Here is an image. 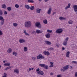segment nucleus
<instances>
[{
  "instance_id": "nucleus-29",
  "label": "nucleus",
  "mask_w": 77,
  "mask_h": 77,
  "mask_svg": "<svg viewBox=\"0 0 77 77\" xmlns=\"http://www.w3.org/2000/svg\"><path fill=\"white\" fill-rule=\"evenodd\" d=\"M5 21V20L3 19L2 20H1V25H3V24H4V21Z\"/></svg>"
},
{
  "instance_id": "nucleus-3",
  "label": "nucleus",
  "mask_w": 77,
  "mask_h": 77,
  "mask_svg": "<svg viewBox=\"0 0 77 77\" xmlns=\"http://www.w3.org/2000/svg\"><path fill=\"white\" fill-rule=\"evenodd\" d=\"M35 26L41 29V25L40 24V22H36L35 23Z\"/></svg>"
},
{
  "instance_id": "nucleus-27",
  "label": "nucleus",
  "mask_w": 77,
  "mask_h": 77,
  "mask_svg": "<svg viewBox=\"0 0 77 77\" xmlns=\"http://www.w3.org/2000/svg\"><path fill=\"white\" fill-rule=\"evenodd\" d=\"M73 23L72 20H70L68 21V23L69 24H72Z\"/></svg>"
},
{
  "instance_id": "nucleus-34",
  "label": "nucleus",
  "mask_w": 77,
  "mask_h": 77,
  "mask_svg": "<svg viewBox=\"0 0 77 77\" xmlns=\"http://www.w3.org/2000/svg\"><path fill=\"white\" fill-rule=\"evenodd\" d=\"M7 9L8 11H10L12 10V8H11V7H8L7 8Z\"/></svg>"
},
{
  "instance_id": "nucleus-55",
  "label": "nucleus",
  "mask_w": 77,
  "mask_h": 77,
  "mask_svg": "<svg viewBox=\"0 0 77 77\" xmlns=\"http://www.w3.org/2000/svg\"><path fill=\"white\" fill-rule=\"evenodd\" d=\"M48 0H44L45 2H48Z\"/></svg>"
},
{
  "instance_id": "nucleus-57",
  "label": "nucleus",
  "mask_w": 77,
  "mask_h": 77,
  "mask_svg": "<svg viewBox=\"0 0 77 77\" xmlns=\"http://www.w3.org/2000/svg\"><path fill=\"white\" fill-rule=\"evenodd\" d=\"M56 14V12H54L53 13L52 15H54V14Z\"/></svg>"
},
{
  "instance_id": "nucleus-54",
  "label": "nucleus",
  "mask_w": 77,
  "mask_h": 77,
  "mask_svg": "<svg viewBox=\"0 0 77 77\" xmlns=\"http://www.w3.org/2000/svg\"><path fill=\"white\" fill-rule=\"evenodd\" d=\"M9 68V67H7L5 69V70H7V69H8Z\"/></svg>"
},
{
  "instance_id": "nucleus-2",
  "label": "nucleus",
  "mask_w": 77,
  "mask_h": 77,
  "mask_svg": "<svg viewBox=\"0 0 77 77\" xmlns=\"http://www.w3.org/2000/svg\"><path fill=\"white\" fill-rule=\"evenodd\" d=\"M69 65H66V66L63 67V69H61V70L62 71H65V70L68 69L69 68Z\"/></svg>"
},
{
  "instance_id": "nucleus-53",
  "label": "nucleus",
  "mask_w": 77,
  "mask_h": 77,
  "mask_svg": "<svg viewBox=\"0 0 77 77\" xmlns=\"http://www.w3.org/2000/svg\"><path fill=\"white\" fill-rule=\"evenodd\" d=\"M40 69L39 68H38L36 69V71H37V72L39 71Z\"/></svg>"
},
{
  "instance_id": "nucleus-7",
  "label": "nucleus",
  "mask_w": 77,
  "mask_h": 77,
  "mask_svg": "<svg viewBox=\"0 0 77 77\" xmlns=\"http://www.w3.org/2000/svg\"><path fill=\"white\" fill-rule=\"evenodd\" d=\"M73 8L75 12H77V5H74L73 6Z\"/></svg>"
},
{
  "instance_id": "nucleus-35",
  "label": "nucleus",
  "mask_w": 77,
  "mask_h": 77,
  "mask_svg": "<svg viewBox=\"0 0 77 77\" xmlns=\"http://www.w3.org/2000/svg\"><path fill=\"white\" fill-rule=\"evenodd\" d=\"M2 8H3L4 9H6V5L5 4L2 5Z\"/></svg>"
},
{
  "instance_id": "nucleus-43",
  "label": "nucleus",
  "mask_w": 77,
  "mask_h": 77,
  "mask_svg": "<svg viewBox=\"0 0 77 77\" xmlns=\"http://www.w3.org/2000/svg\"><path fill=\"white\" fill-rule=\"evenodd\" d=\"M15 7L16 8H19V5L17 4H16L15 5Z\"/></svg>"
},
{
  "instance_id": "nucleus-14",
  "label": "nucleus",
  "mask_w": 77,
  "mask_h": 77,
  "mask_svg": "<svg viewBox=\"0 0 77 77\" xmlns=\"http://www.w3.org/2000/svg\"><path fill=\"white\" fill-rule=\"evenodd\" d=\"M41 9L38 8L36 10V12L39 14V13H40L41 12Z\"/></svg>"
},
{
  "instance_id": "nucleus-44",
  "label": "nucleus",
  "mask_w": 77,
  "mask_h": 77,
  "mask_svg": "<svg viewBox=\"0 0 77 77\" xmlns=\"http://www.w3.org/2000/svg\"><path fill=\"white\" fill-rule=\"evenodd\" d=\"M4 20V19H3V17L2 16H0V20Z\"/></svg>"
},
{
  "instance_id": "nucleus-31",
  "label": "nucleus",
  "mask_w": 77,
  "mask_h": 77,
  "mask_svg": "<svg viewBox=\"0 0 77 77\" xmlns=\"http://www.w3.org/2000/svg\"><path fill=\"white\" fill-rule=\"evenodd\" d=\"M28 3H34V1L33 0H28Z\"/></svg>"
},
{
  "instance_id": "nucleus-28",
  "label": "nucleus",
  "mask_w": 77,
  "mask_h": 77,
  "mask_svg": "<svg viewBox=\"0 0 77 77\" xmlns=\"http://www.w3.org/2000/svg\"><path fill=\"white\" fill-rule=\"evenodd\" d=\"M8 14V12L5 10H4V15H6Z\"/></svg>"
},
{
  "instance_id": "nucleus-13",
  "label": "nucleus",
  "mask_w": 77,
  "mask_h": 77,
  "mask_svg": "<svg viewBox=\"0 0 77 77\" xmlns=\"http://www.w3.org/2000/svg\"><path fill=\"white\" fill-rule=\"evenodd\" d=\"M70 6H71V4L70 3L68 4V6H67L66 8H65V9L66 10H67V9H69V8H70Z\"/></svg>"
},
{
  "instance_id": "nucleus-40",
  "label": "nucleus",
  "mask_w": 77,
  "mask_h": 77,
  "mask_svg": "<svg viewBox=\"0 0 77 77\" xmlns=\"http://www.w3.org/2000/svg\"><path fill=\"white\" fill-rule=\"evenodd\" d=\"M2 77H7V74L6 73H4L3 76Z\"/></svg>"
},
{
  "instance_id": "nucleus-19",
  "label": "nucleus",
  "mask_w": 77,
  "mask_h": 77,
  "mask_svg": "<svg viewBox=\"0 0 77 77\" xmlns=\"http://www.w3.org/2000/svg\"><path fill=\"white\" fill-rule=\"evenodd\" d=\"M69 54H70V52L69 51H68L67 52L66 55V57H69Z\"/></svg>"
},
{
  "instance_id": "nucleus-30",
  "label": "nucleus",
  "mask_w": 77,
  "mask_h": 77,
  "mask_svg": "<svg viewBox=\"0 0 77 77\" xmlns=\"http://www.w3.org/2000/svg\"><path fill=\"white\" fill-rule=\"evenodd\" d=\"M63 45L65 46H66V45H67V42L64 41L63 42Z\"/></svg>"
},
{
  "instance_id": "nucleus-62",
  "label": "nucleus",
  "mask_w": 77,
  "mask_h": 77,
  "mask_svg": "<svg viewBox=\"0 0 77 77\" xmlns=\"http://www.w3.org/2000/svg\"><path fill=\"white\" fill-rule=\"evenodd\" d=\"M40 2H41V1H42V0H38Z\"/></svg>"
},
{
  "instance_id": "nucleus-4",
  "label": "nucleus",
  "mask_w": 77,
  "mask_h": 77,
  "mask_svg": "<svg viewBox=\"0 0 77 77\" xmlns=\"http://www.w3.org/2000/svg\"><path fill=\"white\" fill-rule=\"evenodd\" d=\"M63 32V29H58L56 30V32L57 33H61Z\"/></svg>"
},
{
  "instance_id": "nucleus-38",
  "label": "nucleus",
  "mask_w": 77,
  "mask_h": 77,
  "mask_svg": "<svg viewBox=\"0 0 77 77\" xmlns=\"http://www.w3.org/2000/svg\"><path fill=\"white\" fill-rule=\"evenodd\" d=\"M13 26L14 27H17L18 26V24L16 23H14Z\"/></svg>"
},
{
  "instance_id": "nucleus-23",
  "label": "nucleus",
  "mask_w": 77,
  "mask_h": 77,
  "mask_svg": "<svg viewBox=\"0 0 77 77\" xmlns=\"http://www.w3.org/2000/svg\"><path fill=\"white\" fill-rule=\"evenodd\" d=\"M4 65L5 66H10L11 64H10V63H5V64H4Z\"/></svg>"
},
{
  "instance_id": "nucleus-37",
  "label": "nucleus",
  "mask_w": 77,
  "mask_h": 77,
  "mask_svg": "<svg viewBox=\"0 0 77 77\" xmlns=\"http://www.w3.org/2000/svg\"><path fill=\"white\" fill-rule=\"evenodd\" d=\"M13 54L14 56H17V53L14 51L13 53Z\"/></svg>"
},
{
  "instance_id": "nucleus-39",
  "label": "nucleus",
  "mask_w": 77,
  "mask_h": 77,
  "mask_svg": "<svg viewBox=\"0 0 77 77\" xmlns=\"http://www.w3.org/2000/svg\"><path fill=\"white\" fill-rule=\"evenodd\" d=\"M44 68L46 69H48V66H47V65H45V66H44Z\"/></svg>"
},
{
  "instance_id": "nucleus-41",
  "label": "nucleus",
  "mask_w": 77,
  "mask_h": 77,
  "mask_svg": "<svg viewBox=\"0 0 77 77\" xmlns=\"http://www.w3.org/2000/svg\"><path fill=\"white\" fill-rule=\"evenodd\" d=\"M72 63H74L75 64H77V62L76 61H72Z\"/></svg>"
},
{
  "instance_id": "nucleus-21",
  "label": "nucleus",
  "mask_w": 77,
  "mask_h": 77,
  "mask_svg": "<svg viewBox=\"0 0 77 77\" xmlns=\"http://www.w3.org/2000/svg\"><path fill=\"white\" fill-rule=\"evenodd\" d=\"M45 37L46 38H50V33H48L45 35Z\"/></svg>"
},
{
  "instance_id": "nucleus-51",
  "label": "nucleus",
  "mask_w": 77,
  "mask_h": 77,
  "mask_svg": "<svg viewBox=\"0 0 77 77\" xmlns=\"http://www.w3.org/2000/svg\"><path fill=\"white\" fill-rule=\"evenodd\" d=\"M56 46H57L58 47H59V44H57V43L56 44Z\"/></svg>"
},
{
  "instance_id": "nucleus-36",
  "label": "nucleus",
  "mask_w": 77,
  "mask_h": 77,
  "mask_svg": "<svg viewBox=\"0 0 77 77\" xmlns=\"http://www.w3.org/2000/svg\"><path fill=\"white\" fill-rule=\"evenodd\" d=\"M3 15V11L0 9V16Z\"/></svg>"
},
{
  "instance_id": "nucleus-17",
  "label": "nucleus",
  "mask_w": 77,
  "mask_h": 77,
  "mask_svg": "<svg viewBox=\"0 0 77 77\" xmlns=\"http://www.w3.org/2000/svg\"><path fill=\"white\" fill-rule=\"evenodd\" d=\"M12 49L9 48L7 50V52L8 53H11L12 52Z\"/></svg>"
},
{
  "instance_id": "nucleus-48",
  "label": "nucleus",
  "mask_w": 77,
  "mask_h": 77,
  "mask_svg": "<svg viewBox=\"0 0 77 77\" xmlns=\"http://www.w3.org/2000/svg\"><path fill=\"white\" fill-rule=\"evenodd\" d=\"M50 75H54V73L52 72H51L50 73Z\"/></svg>"
},
{
  "instance_id": "nucleus-63",
  "label": "nucleus",
  "mask_w": 77,
  "mask_h": 77,
  "mask_svg": "<svg viewBox=\"0 0 77 77\" xmlns=\"http://www.w3.org/2000/svg\"><path fill=\"white\" fill-rule=\"evenodd\" d=\"M1 67H2V66H1V65H0V68H1Z\"/></svg>"
},
{
  "instance_id": "nucleus-10",
  "label": "nucleus",
  "mask_w": 77,
  "mask_h": 77,
  "mask_svg": "<svg viewBox=\"0 0 77 77\" xmlns=\"http://www.w3.org/2000/svg\"><path fill=\"white\" fill-rule=\"evenodd\" d=\"M45 43L47 45H51V42L47 41H45Z\"/></svg>"
},
{
  "instance_id": "nucleus-6",
  "label": "nucleus",
  "mask_w": 77,
  "mask_h": 77,
  "mask_svg": "<svg viewBox=\"0 0 77 77\" xmlns=\"http://www.w3.org/2000/svg\"><path fill=\"white\" fill-rule=\"evenodd\" d=\"M52 10L51 8H50L47 11L48 14V15H51V12Z\"/></svg>"
},
{
  "instance_id": "nucleus-50",
  "label": "nucleus",
  "mask_w": 77,
  "mask_h": 77,
  "mask_svg": "<svg viewBox=\"0 0 77 77\" xmlns=\"http://www.w3.org/2000/svg\"><path fill=\"white\" fill-rule=\"evenodd\" d=\"M32 60H36V57H32Z\"/></svg>"
},
{
  "instance_id": "nucleus-16",
  "label": "nucleus",
  "mask_w": 77,
  "mask_h": 77,
  "mask_svg": "<svg viewBox=\"0 0 77 77\" xmlns=\"http://www.w3.org/2000/svg\"><path fill=\"white\" fill-rule=\"evenodd\" d=\"M59 20H66V18L64 17H60L59 18Z\"/></svg>"
},
{
  "instance_id": "nucleus-1",
  "label": "nucleus",
  "mask_w": 77,
  "mask_h": 77,
  "mask_svg": "<svg viewBox=\"0 0 77 77\" xmlns=\"http://www.w3.org/2000/svg\"><path fill=\"white\" fill-rule=\"evenodd\" d=\"M24 25L26 27L29 28L30 27L32 26V22L30 21H26L24 23Z\"/></svg>"
},
{
  "instance_id": "nucleus-52",
  "label": "nucleus",
  "mask_w": 77,
  "mask_h": 77,
  "mask_svg": "<svg viewBox=\"0 0 77 77\" xmlns=\"http://www.w3.org/2000/svg\"><path fill=\"white\" fill-rule=\"evenodd\" d=\"M75 77H77V72H75Z\"/></svg>"
},
{
  "instance_id": "nucleus-32",
  "label": "nucleus",
  "mask_w": 77,
  "mask_h": 77,
  "mask_svg": "<svg viewBox=\"0 0 77 77\" xmlns=\"http://www.w3.org/2000/svg\"><path fill=\"white\" fill-rule=\"evenodd\" d=\"M45 64H39V66H41V67H44L45 66Z\"/></svg>"
},
{
  "instance_id": "nucleus-11",
  "label": "nucleus",
  "mask_w": 77,
  "mask_h": 77,
  "mask_svg": "<svg viewBox=\"0 0 77 77\" xmlns=\"http://www.w3.org/2000/svg\"><path fill=\"white\" fill-rule=\"evenodd\" d=\"M14 72L17 74H19V70L17 69H15L14 70Z\"/></svg>"
},
{
  "instance_id": "nucleus-20",
  "label": "nucleus",
  "mask_w": 77,
  "mask_h": 77,
  "mask_svg": "<svg viewBox=\"0 0 77 77\" xmlns=\"http://www.w3.org/2000/svg\"><path fill=\"white\" fill-rule=\"evenodd\" d=\"M54 50V48L52 47H50L47 49L48 51H51Z\"/></svg>"
},
{
  "instance_id": "nucleus-33",
  "label": "nucleus",
  "mask_w": 77,
  "mask_h": 77,
  "mask_svg": "<svg viewBox=\"0 0 77 77\" xmlns=\"http://www.w3.org/2000/svg\"><path fill=\"white\" fill-rule=\"evenodd\" d=\"M23 50L25 52L27 51V47H24L23 49Z\"/></svg>"
},
{
  "instance_id": "nucleus-60",
  "label": "nucleus",
  "mask_w": 77,
  "mask_h": 77,
  "mask_svg": "<svg viewBox=\"0 0 77 77\" xmlns=\"http://www.w3.org/2000/svg\"><path fill=\"white\" fill-rule=\"evenodd\" d=\"M3 62L4 63H5V62H6V61H5V60H4V61H3Z\"/></svg>"
},
{
  "instance_id": "nucleus-49",
  "label": "nucleus",
  "mask_w": 77,
  "mask_h": 77,
  "mask_svg": "<svg viewBox=\"0 0 77 77\" xmlns=\"http://www.w3.org/2000/svg\"><path fill=\"white\" fill-rule=\"evenodd\" d=\"M57 77H62V75H57Z\"/></svg>"
},
{
  "instance_id": "nucleus-26",
  "label": "nucleus",
  "mask_w": 77,
  "mask_h": 77,
  "mask_svg": "<svg viewBox=\"0 0 77 77\" xmlns=\"http://www.w3.org/2000/svg\"><path fill=\"white\" fill-rule=\"evenodd\" d=\"M43 23L45 24H47L48 23L47 20H44L43 21Z\"/></svg>"
},
{
  "instance_id": "nucleus-45",
  "label": "nucleus",
  "mask_w": 77,
  "mask_h": 77,
  "mask_svg": "<svg viewBox=\"0 0 77 77\" xmlns=\"http://www.w3.org/2000/svg\"><path fill=\"white\" fill-rule=\"evenodd\" d=\"M68 39H69V38H68V37H67L66 38L64 41H67V42H68Z\"/></svg>"
},
{
  "instance_id": "nucleus-8",
  "label": "nucleus",
  "mask_w": 77,
  "mask_h": 77,
  "mask_svg": "<svg viewBox=\"0 0 77 77\" xmlns=\"http://www.w3.org/2000/svg\"><path fill=\"white\" fill-rule=\"evenodd\" d=\"M36 33L37 34H39V33H42V31L40 30L39 29H37L36 31Z\"/></svg>"
},
{
  "instance_id": "nucleus-47",
  "label": "nucleus",
  "mask_w": 77,
  "mask_h": 77,
  "mask_svg": "<svg viewBox=\"0 0 77 77\" xmlns=\"http://www.w3.org/2000/svg\"><path fill=\"white\" fill-rule=\"evenodd\" d=\"M3 35V32L2 30H0V35Z\"/></svg>"
},
{
  "instance_id": "nucleus-24",
  "label": "nucleus",
  "mask_w": 77,
  "mask_h": 77,
  "mask_svg": "<svg viewBox=\"0 0 77 77\" xmlns=\"http://www.w3.org/2000/svg\"><path fill=\"white\" fill-rule=\"evenodd\" d=\"M35 8V7L34 6H31L30 7L29 9L31 10V11H33Z\"/></svg>"
},
{
  "instance_id": "nucleus-9",
  "label": "nucleus",
  "mask_w": 77,
  "mask_h": 77,
  "mask_svg": "<svg viewBox=\"0 0 77 77\" xmlns=\"http://www.w3.org/2000/svg\"><path fill=\"white\" fill-rule=\"evenodd\" d=\"M25 40L23 39H20L19 40V42L20 43H24L25 42Z\"/></svg>"
},
{
  "instance_id": "nucleus-56",
  "label": "nucleus",
  "mask_w": 77,
  "mask_h": 77,
  "mask_svg": "<svg viewBox=\"0 0 77 77\" xmlns=\"http://www.w3.org/2000/svg\"><path fill=\"white\" fill-rule=\"evenodd\" d=\"M65 48H62V50H65Z\"/></svg>"
},
{
  "instance_id": "nucleus-42",
  "label": "nucleus",
  "mask_w": 77,
  "mask_h": 77,
  "mask_svg": "<svg viewBox=\"0 0 77 77\" xmlns=\"http://www.w3.org/2000/svg\"><path fill=\"white\" fill-rule=\"evenodd\" d=\"M47 32L48 33H51L52 32V30H50L49 29L47 30Z\"/></svg>"
},
{
  "instance_id": "nucleus-5",
  "label": "nucleus",
  "mask_w": 77,
  "mask_h": 77,
  "mask_svg": "<svg viewBox=\"0 0 77 77\" xmlns=\"http://www.w3.org/2000/svg\"><path fill=\"white\" fill-rule=\"evenodd\" d=\"M45 57H44L42 56L41 54H40L39 55L37 56V59H44Z\"/></svg>"
},
{
  "instance_id": "nucleus-46",
  "label": "nucleus",
  "mask_w": 77,
  "mask_h": 77,
  "mask_svg": "<svg viewBox=\"0 0 77 77\" xmlns=\"http://www.w3.org/2000/svg\"><path fill=\"white\" fill-rule=\"evenodd\" d=\"M32 34H33V35H36V31H33Z\"/></svg>"
},
{
  "instance_id": "nucleus-12",
  "label": "nucleus",
  "mask_w": 77,
  "mask_h": 77,
  "mask_svg": "<svg viewBox=\"0 0 77 77\" xmlns=\"http://www.w3.org/2000/svg\"><path fill=\"white\" fill-rule=\"evenodd\" d=\"M43 53L45 55H47V56L50 55V53H49L48 51H44L43 52Z\"/></svg>"
},
{
  "instance_id": "nucleus-59",
  "label": "nucleus",
  "mask_w": 77,
  "mask_h": 77,
  "mask_svg": "<svg viewBox=\"0 0 77 77\" xmlns=\"http://www.w3.org/2000/svg\"><path fill=\"white\" fill-rule=\"evenodd\" d=\"M72 66H70V69H72Z\"/></svg>"
},
{
  "instance_id": "nucleus-15",
  "label": "nucleus",
  "mask_w": 77,
  "mask_h": 77,
  "mask_svg": "<svg viewBox=\"0 0 77 77\" xmlns=\"http://www.w3.org/2000/svg\"><path fill=\"white\" fill-rule=\"evenodd\" d=\"M37 73H38V74H41V75H44V72L42 71H40L38 72H37Z\"/></svg>"
},
{
  "instance_id": "nucleus-22",
  "label": "nucleus",
  "mask_w": 77,
  "mask_h": 77,
  "mask_svg": "<svg viewBox=\"0 0 77 77\" xmlns=\"http://www.w3.org/2000/svg\"><path fill=\"white\" fill-rule=\"evenodd\" d=\"M54 63L52 62H51L50 63V64L51 65L49 66L50 68L53 67L54 65H53Z\"/></svg>"
},
{
  "instance_id": "nucleus-58",
  "label": "nucleus",
  "mask_w": 77,
  "mask_h": 77,
  "mask_svg": "<svg viewBox=\"0 0 77 77\" xmlns=\"http://www.w3.org/2000/svg\"><path fill=\"white\" fill-rule=\"evenodd\" d=\"M29 71H31V68H29Z\"/></svg>"
},
{
  "instance_id": "nucleus-61",
  "label": "nucleus",
  "mask_w": 77,
  "mask_h": 77,
  "mask_svg": "<svg viewBox=\"0 0 77 77\" xmlns=\"http://www.w3.org/2000/svg\"><path fill=\"white\" fill-rule=\"evenodd\" d=\"M33 68H32V69H31V70H33Z\"/></svg>"
},
{
  "instance_id": "nucleus-25",
  "label": "nucleus",
  "mask_w": 77,
  "mask_h": 77,
  "mask_svg": "<svg viewBox=\"0 0 77 77\" xmlns=\"http://www.w3.org/2000/svg\"><path fill=\"white\" fill-rule=\"evenodd\" d=\"M25 8L28 9H30V6H29L28 5H25Z\"/></svg>"
},
{
  "instance_id": "nucleus-18",
  "label": "nucleus",
  "mask_w": 77,
  "mask_h": 77,
  "mask_svg": "<svg viewBox=\"0 0 77 77\" xmlns=\"http://www.w3.org/2000/svg\"><path fill=\"white\" fill-rule=\"evenodd\" d=\"M23 32L24 33H25V35H26V36H29V34L27 33V32H26V29H24Z\"/></svg>"
}]
</instances>
